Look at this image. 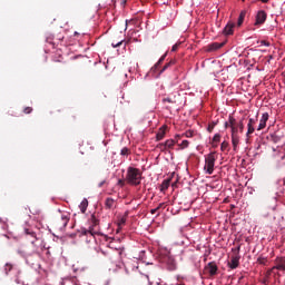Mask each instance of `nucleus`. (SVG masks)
Listing matches in <instances>:
<instances>
[{
  "label": "nucleus",
  "mask_w": 285,
  "mask_h": 285,
  "mask_svg": "<svg viewBox=\"0 0 285 285\" xmlns=\"http://www.w3.org/2000/svg\"><path fill=\"white\" fill-rule=\"evenodd\" d=\"M126 181L131 186H139L141 184V170L135 167H128Z\"/></svg>",
  "instance_id": "1"
},
{
  "label": "nucleus",
  "mask_w": 285,
  "mask_h": 285,
  "mask_svg": "<svg viewBox=\"0 0 285 285\" xmlns=\"http://www.w3.org/2000/svg\"><path fill=\"white\" fill-rule=\"evenodd\" d=\"M215 161H217V158L215 157V151L208 154L205 157V170L207 175H213L215 173Z\"/></svg>",
  "instance_id": "2"
},
{
  "label": "nucleus",
  "mask_w": 285,
  "mask_h": 285,
  "mask_svg": "<svg viewBox=\"0 0 285 285\" xmlns=\"http://www.w3.org/2000/svg\"><path fill=\"white\" fill-rule=\"evenodd\" d=\"M160 259L164 264H167L169 268H175V258L170 255V252H160Z\"/></svg>",
  "instance_id": "3"
},
{
  "label": "nucleus",
  "mask_w": 285,
  "mask_h": 285,
  "mask_svg": "<svg viewBox=\"0 0 285 285\" xmlns=\"http://www.w3.org/2000/svg\"><path fill=\"white\" fill-rule=\"evenodd\" d=\"M239 246L234 250V255L230 257V262L228 263L229 268L235 271L239 266V259H242V256H239Z\"/></svg>",
  "instance_id": "4"
},
{
  "label": "nucleus",
  "mask_w": 285,
  "mask_h": 285,
  "mask_svg": "<svg viewBox=\"0 0 285 285\" xmlns=\"http://www.w3.org/2000/svg\"><path fill=\"white\" fill-rule=\"evenodd\" d=\"M219 268L217 267V263L216 262H210L208 263L205 268H204V273L206 275H208L209 277H215V275H217V271Z\"/></svg>",
  "instance_id": "5"
},
{
  "label": "nucleus",
  "mask_w": 285,
  "mask_h": 285,
  "mask_svg": "<svg viewBox=\"0 0 285 285\" xmlns=\"http://www.w3.org/2000/svg\"><path fill=\"white\" fill-rule=\"evenodd\" d=\"M89 229L92 232L94 235L99 234V219H97V216H95V214H92L89 218Z\"/></svg>",
  "instance_id": "6"
},
{
  "label": "nucleus",
  "mask_w": 285,
  "mask_h": 285,
  "mask_svg": "<svg viewBox=\"0 0 285 285\" xmlns=\"http://www.w3.org/2000/svg\"><path fill=\"white\" fill-rule=\"evenodd\" d=\"M266 19H268V14L266 13V11L259 10L256 13L254 26H264V23H266Z\"/></svg>",
  "instance_id": "7"
},
{
  "label": "nucleus",
  "mask_w": 285,
  "mask_h": 285,
  "mask_svg": "<svg viewBox=\"0 0 285 285\" xmlns=\"http://www.w3.org/2000/svg\"><path fill=\"white\" fill-rule=\"evenodd\" d=\"M257 121H258L257 116L255 118H249L247 124V132H246L247 138H250L253 132H255V126H257Z\"/></svg>",
  "instance_id": "8"
},
{
  "label": "nucleus",
  "mask_w": 285,
  "mask_h": 285,
  "mask_svg": "<svg viewBox=\"0 0 285 285\" xmlns=\"http://www.w3.org/2000/svg\"><path fill=\"white\" fill-rule=\"evenodd\" d=\"M275 266L272 268V271H285V258L284 257H276L275 259Z\"/></svg>",
  "instance_id": "9"
},
{
  "label": "nucleus",
  "mask_w": 285,
  "mask_h": 285,
  "mask_svg": "<svg viewBox=\"0 0 285 285\" xmlns=\"http://www.w3.org/2000/svg\"><path fill=\"white\" fill-rule=\"evenodd\" d=\"M268 112H264L262 115L257 130H264V128H266V121H268Z\"/></svg>",
  "instance_id": "10"
},
{
  "label": "nucleus",
  "mask_w": 285,
  "mask_h": 285,
  "mask_svg": "<svg viewBox=\"0 0 285 285\" xmlns=\"http://www.w3.org/2000/svg\"><path fill=\"white\" fill-rule=\"evenodd\" d=\"M68 222H70V214L65 213L61 215V219L59 222L61 228H66L68 226Z\"/></svg>",
  "instance_id": "11"
},
{
  "label": "nucleus",
  "mask_w": 285,
  "mask_h": 285,
  "mask_svg": "<svg viewBox=\"0 0 285 285\" xmlns=\"http://www.w3.org/2000/svg\"><path fill=\"white\" fill-rule=\"evenodd\" d=\"M234 30H235V23L228 22L227 26L224 28L223 33L228 37L229 35H233Z\"/></svg>",
  "instance_id": "12"
},
{
  "label": "nucleus",
  "mask_w": 285,
  "mask_h": 285,
  "mask_svg": "<svg viewBox=\"0 0 285 285\" xmlns=\"http://www.w3.org/2000/svg\"><path fill=\"white\" fill-rule=\"evenodd\" d=\"M166 126L159 128L158 132L156 134V140L161 141L166 137Z\"/></svg>",
  "instance_id": "13"
},
{
  "label": "nucleus",
  "mask_w": 285,
  "mask_h": 285,
  "mask_svg": "<svg viewBox=\"0 0 285 285\" xmlns=\"http://www.w3.org/2000/svg\"><path fill=\"white\" fill-rule=\"evenodd\" d=\"M164 206H166V204L160 203L156 208L150 209V214L156 215V213H157V217H159V215L161 214V212H159V210H161V208H164Z\"/></svg>",
  "instance_id": "14"
},
{
  "label": "nucleus",
  "mask_w": 285,
  "mask_h": 285,
  "mask_svg": "<svg viewBox=\"0 0 285 285\" xmlns=\"http://www.w3.org/2000/svg\"><path fill=\"white\" fill-rule=\"evenodd\" d=\"M167 188H170V179L163 180L160 185V193H166Z\"/></svg>",
  "instance_id": "15"
},
{
  "label": "nucleus",
  "mask_w": 285,
  "mask_h": 285,
  "mask_svg": "<svg viewBox=\"0 0 285 285\" xmlns=\"http://www.w3.org/2000/svg\"><path fill=\"white\" fill-rule=\"evenodd\" d=\"M79 208H80V212L82 213V214H85L86 213V210H88V199H82V202L80 203V205H79Z\"/></svg>",
  "instance_id": "16"
},
{
  "label": "nucleus",
  "mask_w": 285,
  "mask_h": 285,
  "mask_svg": "<svg viewBox=\"0 0 285 285\" xmlns=\"http://www.w3.org/2000/svg\"><path fill=\"white\" fill-rule=\"evenodd\" d=\"M232 145H233V149L237 150V146H239V135L232 136Z\"/></svg>",
  "instance_id": "17"
},
{
  "label": "nucleus",
  "mask_w": 285,
  "mask_h": 285,
  "mask_svg": "<svg viewBox=\"0 0 285 285\" xmlns=\"http://www.w3.org/2000/svg\"><path fill=\"white\" fill-rule=\"evenodd\" d=\"M244 19H246V10L240 11L239 17H238V21H237V26H242V23H244Z\"/></svg>",
  "instance_id": "18"
},
{
  "label": "nucleus",
  "mask_w": 285,
  "mask_h": 285,
  "mask_svg": "<svg viewBox=\"0 0 285 285\" xmlns=\"http://www.w3.org/2000/svg\"><path fill=\"white\" fill-rule=\"evenodd\" d=\"M220 48H224V43L213 42L209 45V50H219Z\"/></svg>",
  "instance_id": "19"
},
{
  "label": "nucleus",
  "mask_w": 285,
  "mask_h": 285,
  "mask_svg": "<svg viewBox=\"0 0 285 285\" xmlns=\"http://www.w3.org/2000/svg\"><path fill=\"white\" fill-rule=\"evenodd\" d=\"M24 233L26 235H30V237H33V239L31 240V244H35V242H37V233L30 229H24Z\"/></svg>",
  "instance_id": "20"
},
{
  "label": "nucleus",
  "mask_w": 285,
  "mask_h": 285,
  "mask_svg": "<svg viewBox=\"0 0 285 285\" xmlns=\"http://www.w3.org/2000/svg\"><path fill=\"white\" fill-rule=\"evenodd\" d=\"M166 60V53L160 57V59L157 61V63L153 67V70H157L161 63Z\"/></svg>",
  "instance_id": "21"
},
{
  "label": "nucleus",
  "mask_w": 285,
  "mask_h": 285,
  "mask_svg": "<svg viewBox=\"0 0 285 285\" xmlns=\"http://www.w3.org/2000/svg\"><path fill=\"white\" fill-rule=\"evenodd\" d=\"M112 206H115V199L107 198L106 202H105V207L110 209V208H112Z\"/></svg>",
  "instance_id": "22"
},
{
  "label": "nucleus",
  "mask_w": 285,
  "mask_h": 285,
  "mask_svg": "<svg viewBox=\"0 0 285 285\" xmlns=\"http://www.w3.org/2000/svg\"><path fill=\"white\" fill-rule=\"evenodd\" d=\"M11 271H14V265L7 263L4 266V273L6 275H9Z\"/></svg>",
  "instance_id": "23"
},
{
  "label": "nucleus",
  "mask_w": 285,
  "mask_h": 285,
  "mask_svg": "<svg viewBox=\"0 0 285 285\" xmlns=\"http://www.w3.org/2000/svg\"><path fill=\"white\" fill-rule=\"evenodd\" d=\"M170 66H175V60H170L169 62H167V63L163 67V69L160 70V75H161L163 72H166V70H168V68H170Z\"/></svg>",
  "instance_id": "24"
},
{
  "label": "nucleus",
  "mask_w": 285,
  "mask_h": 285,
  "mask_svg": "<svg viewBox=\"0 0 285 285\" xmlns=\"http://www.w3.org/2000/svg\"><path fill=\"white\" fill-rule=\"evenodd\" d=\"M228 121H229V128L237 127V120L233 116H229Z\"/></svg>",
  "instance_id": "25"
},
{
  "label": "nucleus",
  "mask_w": 285,
  "mask_h": 285,
  "mask_svg": "<svg viewBox=\"0 0 285 285\" xmlns=\"http://www.w3.org/2000/svg\"><path fill=\"white\" fill-rule=\"evenodd\" d=\"M80 234L81 235H91V237H95V234L91 232V229L89 228V229H87V228H81L80 229Z\"/></svg>",
  "instance_id": "26"
},
{
  "label": "nucleus",
  "mask_w": 285,
  "mask_h": 285,
  "mask_svg": "<svg viewBox=\"0 0 285 285\" xmlns=\"http://www.w3.org/2000/svg\"><path fill=\"white\" fill-rule=\"evenodd\" d=\"M165 146L168 149H173L175 147V140L174 139H169L165 141Z\"/></svg>",
  "instance_id": "27"
},
{
  "label": "nucleus",
  "mask_w": 285,
  "mask_h": 285,
  "mask_svg": "<svg viewBox=\"0 0 285 285\" xmlns=\"http://www.w3.org/2000/svg\"><path fill=\"white\" fill-rule=\"evenodd\" d=\"M120 155H122L124 157L130 155V149L128 147H124L120 151Z\"/></svg>",
  "instance_id": "28"
},
{
  "label": "nucleus",
  "mask_w": 285,
  "mask_h": 285,
  "mask_svg": "<svg viewBox=\"0 0 285 285\" xmlns=\"http://www.w3.org/2000/svg\"><path fill=\"white\" fill-rule=\"evenodd\" d=\"M121 226H126V216H122L118 220V228H121Z\"/></svg>",
  "instance_id": "29"
},
{
  "label": "nucleus",
  "mask_w": 285,
  "mask_h": 285,
  "mask_svg": "<svg viewBox=\"0 0 285 285\" xmlns=\"http://www.w3.org/2000/svg\"><path fill=\"white\" fill-rule=\"evenodd\" d=\"M219 141H222V135L215 134V136L213 138V142L214 144H219Z\"/></svg>",
  "instance_id": "30"
},
{
  "label": "nucleus",
  "mask_w": 285,
  "mask_h": 285,
  "mask_svg": "<svg viewBox=\"0 0 285 285\" xmlns=\"http://www.w3.org/2000/svg\"><path fill=\"white\" fill-rule=\"evenodd\" d=\"M220 150L225 153V150H228V141H223L220 145Z\"/></svg>",
  "instance_id": "31"
},
{
  "label": "nucleus",
  "mask_w": 285,
  "mask_h": 285,
  "mask_svg": "<svg viewBox=\"0 0 285 285\" xmlns=\"http://www.w3.org/2000/svg\"><path fill=\"white\" fill-rule=\"evenodd\" d=\"M166 101H167V104H177V100H175L173 98H164L163 102L166 104Z\"/></svg>",
  "instance_id": "32"
},
{
  "label": "nucleus",
  "mask_w": 285,
  "mask_h": 285,
  "mask_svg": "<svg viewBox=\"0 0 285 285\" xmlns=\"http://www.w3.org/2000/svg\"><path fill=\"white\" fill-rule=\"evenodd\" d=\"M237 128L239 132H244V120H240L239 122H237Z\"/></svg>",
  "instance_id": "33"
},
{
  "label": "nucleus",
  "mask_w": 285,
  "mask_h": 285,
  "mask_svg": "<svg viewBox=\"0 0 285 285\" xmlns=\"http://www.w3.org/2000/svg\"><path fill=\"white\" fill-rule=\"evenodd\" d=\"M217 126V124L216 122H210L209 125H208V127H207V130L209 131V132H213V130H215V127Z\"/></svg>",
  "instance_id": "34"
},
{
  "label": "nucleus",
  "mask_w": 285,
  "mask_h": 285,
  "mask_svg": "<svg viewBox=\"0 0 285 285\" xmlns=\"http://www.w3.org/2000/svg\"><path fill=\"white\" fill-rule=\"evenodd\" d=\"M257 262H258V264H262L263 266H266V263L268 262L266 258H264V257H258L257 258Z\"/></svg>",
  "instance_id": "35"
},
{
  "label": "nucleus",
  "mask_w": 285,
  "mask_h": 285,
  "mask_svg": "<svg viewBox=\"0 0 285 285\" xmlns=\"http://www.w3.org/2000/svg\"><path fill=\"white\" fill-rule=\"evenodd\" d=\"M232 128V136H237L239 135V129L236 127H230Z\"/></svg>",
  "instance_id": "36"
},
{
  "label": "nucleus",
  "mask_w": 285,
  "mask_h": 285,
  "mask_svg": "<svg viewBox=\"0 0 285 285\" xmlns=\"http://www.w3.org/2000/svg\"><path fill=\"white\" fill-rule=\"evenodd\" d=\"M121 43H124V39L119 40L118 42H112L111 46H112V48H119V46H121Z\"/></svg>",
  "instance_id": "37"
},
{
  "label": "nucleus",
  "mask_w": 285,
  "mask_h": 285,
  "mask_svg": "<svg viewBox=\"0 0 285 285\" xmlns=\"http://www.w3.org/2000/svg\"><path fill=\"white\" fill-rule=\"evenodd\" d=\"M179 46H181V42L174 45L171 47V52H177V50H179Z\"/></svg>",
  "instance_id": "38"
},
{
  "label": "nucleus",
  "mask_w": 285,
  "mask_h": 285,
  "mask_svg": "<svg viewBox=\"0 0 285 285\" xmlns=\"http://www.w3.org/2000/svg\"><path fill=\"white\" fill-rule=\"evenodd\" d=\"M189 141L188 140H183L181 144H180V147L184 149V148H188L189 146Z\"/></svg>",
  "instance_id": "39"
},
{
  "label": "nucleus",
  "mask_w": 285,
  "mask_h": 285,
  "mask_svg": "<svg viewBox=\"0 0 285 285\" xmlns=\"http://www.w3.org/2000/svg\"><path fill=\"white\" fill-rule=\"evenodd\" d=\"M24 115H30L32 112V107H26L23 109Z\"/></svg>",
  "instance_id": "40"
},
{
  "label": "nucleus",
  "mask_w": 285,
  "mask_h": 285,
  "mask_svg": "<svg viewBox=\"0 0 285 285\" xmlns=\"http://www.w3.org/2000/svg\"><path fill=\"white\" fill-rule=\"evenodd\" d=\"M157 148H160L161 150H168L166 147V142H160Z\"/></svg>",
  "instance_id": "41"
},
{
  "label": "nucleus",
  "mask_w": 285,
  "mask_h": 285,
  "mask_svg": "<svg viewBox=\"0 0 285 285\" xmlns=\"http://www.w3.org/2000/svg\"><path fill=\"white\" fill-rule=\"evenodd\" d=\"M271 139L274 144H277V141H279V137L275 136V135H272L271 136Z\"/></svg>",
  "instance_id": "42"
},
{
  "label": "nucleus",
  "mask_w": 285,
  "mask_h": 285,
  "mask_svg": "<svg viewBox=\"0 0 285 285\" xmlns=\"http://www.w3.org/2000/svg\"><path fill=\"white\" fill-rule=\"evenodd\" d=\"M193 135H195V132L190 131V130L185 132V137H187V138L193 137Z\"/></svg>",
  "instance_id": "43"
},
{
  "label": "nucleus",
  "mask_w": 285,
  "mask_h": 285,
  "mask_svg": "<svg viewBox=\"0 0 285 285\" xmlns=\"http://www.w3.org/2000/svg\"><path fill=\"white\" fill-rule=\"evenodd\" d=\"M118 186H121V187L126 186V181L124 179H119Z\"/></svg>",
  "instance_id": "44"
},
{
  "label": "nucleus",
  "mask_w": 285,
  "mask_h": 285,
  "mask_svg": "<svg viewBox=\"0 0 285 285\" xmlns=\"http://www.w3.org/2000/svg\"><path fill=\"white\" fill-rule=\"evenodd\" d=\"M261 43H262V46H266V47L271 46V42H268L266 40H262Z\"/></svg>",
  "instance_id": "45"
},
{
  "label": "nucleus",
  "mask_w": 285,
  "mask_h": 285,
  "mask_svg": "<svg viewBox=\"0 0 285 285\" xmlns=\"http://www.w3.org/2000/svg\"><path fill=\"white\" fill-rule=\"evenodd\" d=\"M228 126H230V121L228 120V122H225V128H228Z\"/></svg>",
  "instance_id": "46"
},
{
  "label": "nucleus",
  "mask_w": 285,
  "mask_h": 285,
  "mask_svg": "<svg viewBox=\"0 0 285 285\" xmlns=\"http://www.w3.org/2000/svg\"><path fill=\"white\" fill-rule=\"evenodd\" d=\"M258 1H262V3H268V1L271 0H258Z\"/></svg>",
  "instance_id": "47"
},
{
  "label": "nucleus",
  "mask_w": 285,
  "mask_h": 285,
  "mask_svg": "<svg viewBox=\"0 0 285 285\" xmlns=\"http://www.w3.org/2000/svg\"><path fill=\"white\" fill-rule=\"evenodd\" d=\"M271 273H273L272 269H269V271L267 272V277H271Z\"/></svg>",
  "instance_id": "48"
},
{
  "label": "nucleus",
  "mask_w": 285,
  "mask_h": 285,
  "mask_svg": "<svg viewBox=\"0 0 285 285\" xmlns=\"http://www.w3.org/2000/svg\"><path fill=\"white\" fill-rule=\"evenodd\" d=\"M104 186V181L99 184V187Z\"/></svg>",
  "instance_id": "49"
},
{
  "label": "nucleus",
  "mask_w": 285,
  "mask_h": 285,
  "mask_svg": "<svg viewBox=\"0 0 285 285\" xmlns=\"http://www.w3.org/2000/svg\"><path fill=\"white\" fill-rule=\"evenodd\" d=\"M214 148H217V145H214Z\"/></svg>",
  "instance_id": "50"
},
{
  "label": "nucleus",
  "mask_w": 285,
  "mask_h": 285,
  "mask_svg": "<svg viewBox=\"0 0 285 285\" xmlns=\"http://www.w3.org/2000/svg\"><path fill=\"white\" fill-rule=\"evenodd\" d=\"M282 159H285V156H283Z\"/></svg>",
  "instance_id": "51"
}]
</instances>
